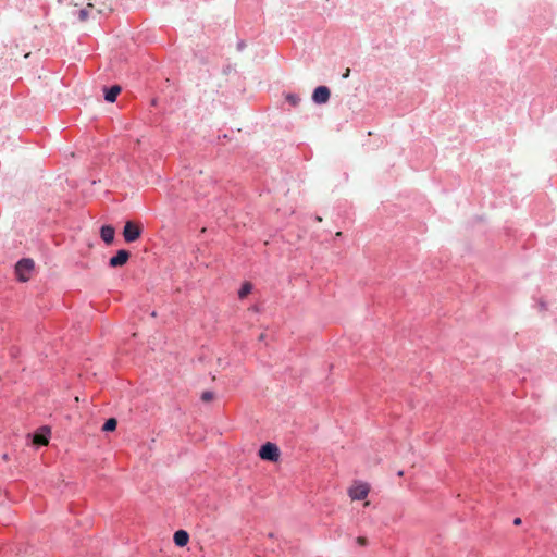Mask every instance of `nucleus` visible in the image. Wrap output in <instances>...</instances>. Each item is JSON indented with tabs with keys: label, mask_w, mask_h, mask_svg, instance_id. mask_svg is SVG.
<instances>
[{
	"label": "nucleus",
	"mask_w": 557,
	"mask_h": 557,
	"mask_svg": "<svg viewBox=\"0 0 557 557\" xmlns=\"http://www.w3.org/2000/svg\"><path fill=\"white\" fill-rule=\"evenodd\" d=\"M117 428V419L114 417H110L104 420L103 424L101 425V431L104 433H110L115 431Z\"/></svg>",
	"instance_id": "nucleus-12"
},
{
	"label": "nucleus",
	"mask_w": 557,
	"mask_h": 557,
	"mask_svg": "<svg viewBox=\"0 0 557 557\" xmlns=\"http://www.w3.org/2000/svg\"><path fill=\"white\" fill-rule=\"evenodd\" d=\"M331 99V89L326 85L317 86L311 94V101L317 106L326 104Z\"/></svg>",
	"instance_id": "nucleus-6"
},
{
	"label": "nucleus",
	"mask_w": 557,
	"mask_h": 557,
	"mask_svg": "<svg viewBox=\"0 0 557 557\" xmlns=\"http://www.w3.org/2000/svg\"><path fill=\"white\" fill-rule=\"evenodd\" d=\"M2 458H3L4 460H7V459L9 458L8 454H7V453H5V454H3Z\"/></svg>",
	"instance_id": "nucleus-22"
},
{
	"label": "nucleus",
	"mask_w": 557,
	"mask_h": 557,
	"mask_svg": "<svg viewBox=\"0 0 557 557\" xmlns=\"http://www.w3.org/2000/svg\"><path fill=\"white\" fill-rule=\"evenodd\" d=\"M252 310H253V311H256V312H259V310H260V309H259V307H258V306H253V307H252Z\"/></svg>",
	"instance_id": "nucleus-20"
},
{
	"label": "nucleus",
	"mask_w": 557,
	"mask_h": 557,
	"mask_svg": "<svg viewBox=\"0 0 557 557\" xmlns=\"http://www.w3.org/2000/svg\"><path fill=\"white\" fill-rule=\"evenodd\" d=\"M349 75H350V69H347V70L345 71V73L342 75V78H343V79H346V78H348V77H349Z\"/></svg>",
	"instance_id": "nucleus-18"
},
{
	"label": "nucleus",
	"mask_w": 557,
	"mask_h": 557,
	"mask_svg": "<svg viewBox=\"0 0 557 557\" xmlns=\"http://www.w3.org/2000/svg\"><path fill=\"white\" fill-rule=\"evenodd\" d=\"M144 232L141 224H134L132 221H126L122 231L124 240L127 244L135 243L138 240Z\"/></svg>",
	"instance_id": "nucleus-4"
},
{
	"label": "nucleus",
	"mask_w": 557,
	"mask_h": 557,
	"mask_svg": "<svg viewBox=\"0 0 557 557\" xmlns=\"http://www.w3.org/2000/svg\"><path fill=\"white\" fill-rule=\"evenodd\" d=\"M285 100L287 103H289L293 108H296L299 106L301 98L298 94L295 92H287L285 94Z\"/></svg>",
	"instance_id": "nucleus-14"
},
{
	"label": "nucleus",
	"mask_w": 557,
	"mask_h": 557,
	"mask_svg": "<svg viewBox=\"0 0 557 557\" xmlns=\"http://www.w3.org/2000/svg\"><path fill=\"white\" fill-rule=\"evenodd\" d=\"M151 104L156 106L157 104V99H152Z\"/></svg>",
	"instance_id": "nucleus-23"
},
{
	"label": "nucleus",
	"mask_w": 557,
	"mask_h": 557,
	"mask_svg": "<svg viewBox=\"0 0 557 557\" xmlns=\"http://www.w3.org/2000/svg\"><path fill=\"white\" fill-rule=\"evenodd\" d=\"M3 496H4V493H3L2 488L0 487V500L3 498Z\"/></svg>",
	"instance_id": "nucleus-19"
},
{
	"label": "nucleus",
	"mask_w": 557,
	"mask_h": 557,
	"mask_svg": "<svg viewBox=\"0 0 557 557\" xmlns=\"http://www.w3.org/2000/svg\"><path fill=\"white\" fill-rule=\"evenodd\" d=\"M258 457L263 461L277 462L281 458V449L276 443L265 442L260 445Z\"/></svg>",
	"instance_id": "nucleus-3"
},
{
	"label": "nucleus",
	"mask_w": 557,
	"mask_h": 557,
	"mask_svg": "<svg viewBox=\"0 0 557 557\" xmlns=\"http://www.w3.org/2000/svg\"><path fill=\"white\" fill-rule=\"evenodd\" d=\"M88 8H92L91 3H88L87 8L79 9L73 12L79 22H86L89 18V10Z\"/></svg>",
	"instance_id": "nucleus-13"
},
{
	"label": "nucleus",
	"mask_w": 557,
	"mask_h": 557,
	"mask_svg": "<svg viewBox=\"0 0 557 557\" xmlns=\"http://www.w3.org/2000/svg\"><path fill=\"white\" fill-rule=\"evenodd\" d=\"M189 533L184 529H178L173 534V543L175 546L183 548L189 543Z\"/></svg>",
	"instance_id": "nucleus-10"
},
{
	"label": "nucleus",
	"mask_w": 557,
	"mask_h": 557,
	"mask_svg": "<svg viewBox=\"0 0 557 557\" xmlns=\"http://www.w3.org/2000/svg\"><path fill=\"white\" fill-rule=\"evenodd\" d=\"M131 256L132 255H131L129 250H127L125 248H121V249L116 250L112 257L109 258L108 267L111 269H116V268L123 267L127 263Z\"/></svg>",
	"instance_id": "nucleus-7"
},
{
	"label": "nucleus",
	"mask_w": 557,
	"mask_h": 557,
	"mask_svg": "<svg viewBox=\"0 0 557 557\" xmlns=\"http://www.w3.org/2000/svg\"><path fill=\"white\" fill-rule=\"evenodd\" d=\"M99 235L106 246H111L115 242V228L112 224H103L100 226Z\"/></svg>",
	"instance_id": "nucleus-9"
},
{
	"label": "nucleus",
	"mask_w": 557,
	"mask_h": 557,
	"mask_svg": "<svg viewBox=\"0 0 557 557\" xmlns=\"http://www.w3.org/2000/svg\"><path fill=\"white\" fill-rule=\"evenodd\" d=\"M370 493V485L363 481H355L348 488V496L352 500H363Z\"/></svg>",
	"instance_id": "nucleus-5"
},
{
	"label": "nucleus",
	"mask_w": 557,
	"mask_h": 557,
	"mask_svg": "<svg viewBox=\"0 0 557 557\" xmlns=\"http://www.w3.org/2000/svg\"><path fill=\"white\" fill-rule=\"evenodd\" d=\"M35 261L29 257L18 259L13 268L14 277L18 283H26L35 271Z\"/></svg>",
	"instance_id": "nucleus-2"
},
{
	"label": "nucleus",
	"mask_w": 557,
	"mask_h": 557,
	"mask_svg": "<svg viewBox=\"0 0 557 557\" xmlns=\"http://www.w3.org/2000/svg\"><path fill=\"white\" fill-rule=\"evenodd\" d=\"M314 219H315V221H322V218H321V216H319V215H315V218H314Z\"/></svg>",
	"instance_id": "nucleus-21"
},
{
	"label": "nucleus",
	"mask_w": 557,
	"mask_h": 557,
	"mask_svg": "<svg viewBox=\"0 0 557 557\" xmlns=\"http://www.w3.org/2000/svg\"><path fill=\"white\" fill-rule=\"evenodd\" d=\"M122 91V87L117 84L104 85L102 87L103 99L108 103H114Z\"/></svg>",
	"instance_id": "nucleus-8"
},
{
	"label": "nucleus",
	"mask_w": 557,
	"mask_h": 557,
	"mask_svg": "<svg viewBox=\"0 0 557 557\" xmlns=\"http://www.w3.org/2000/svg\"><path fill=\"white\" fill-rule=\"evenodd\" d=\"M215 398V393L213 391L207 389L203 391L200 395V399L203 403H210Z\"/></svg>",
	"instance_id": "nucleus-15"
},
{
	"label": "nucleus",
	"mask_w": 557,
	"mask_h": 557,
	"mask_svg": "<svg viewBox=\"0 0 557 557\" xmlns=\"http://www.w3.org/2000/svg\"><path fill=\"white\" fill-rule=\"evenodd\" d=\"M521 523H522V519H521L520 517H516V518L513 519V524H515V525H520Z\"/></svg>",
	"instance_id": "nucleus-17"
},
{
	"label": "nucleus",
	"mask_w": 557,
	"mask_h": 557,
	"mask_svg": "<svg viewBox=\"0 0 557 557\" xmlns=\"http://www.w3.org/2000/svg\"><path fill=\"white\" fill-rule=\"evenodd\" d=\"M237 51L242 52L246 48L245 40L240 39L236 45Z\"/></svg>",
	"instance_id": "nucleus-16"
},
{
	"label": "nucleus",
	"mask_w": 557,
	"mask_h": 557,
	"mask_svg": "<svg viewBox=\"0 0 557 557\" xmlns=\"http://www.w3.org/2000/svg\"><path fill=\"white\" fill-rule=\"evenodd\" d=\"M51 440V426L44 424L26 435L27 445L39 449L49 444Z\"/></svg>",
	"instance_id": "nucleus-1"
},
{
	"label": "nucleus",
	"mask_w": 557,
	"mask_h": 557,
	"mask_svg": "<svg viewBox=\"0 0 557 557\" xmlns=\"http://www.w3.org/2000/svg\"><path fill=\"white\" fill-rule=\"evenodd\" d=\"M253 290V284L250 281H243L238 290L237 296L240 300H244Z\"/></svg>",
	"instance_id": "nucleus-11"
}]
</instances>
